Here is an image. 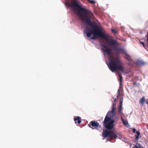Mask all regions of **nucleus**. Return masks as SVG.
Returning a JSON list of instances; mask_svg holds the SVG:
<instances>
[{
	"instance_id": "nucleus-1",
	"label": "nucleus",
	"mask_w": 148,
	"mask_h": 148,
	"mask_svg": "<svg viewBox=\"0 0 148 148\" xmlns=\"http://www.w3.org/2000/svg\"><path fill=\"white\" fill-rule=\"evenodd\" d=\"M66 5L75 12L83 22H86L88 26L92 27V29L88 27L86 28L85 32L88 37H90L93 34V36L90 38L92 39H96L97 37L102 38L106 40L108 45L112 47L115 51H122V49L118 48L119 44L116 40L109 39V35L105 34L101 28L98 26L94 27V25H96V23L90 20L94 18L92 12L89 10L84 8L82 5H80V3L78 0H70V2L66 3Z\"/></svg>"
},
{
	"instance_id": "nucleus-2",
	"label": "nucleus",
	"mask_w": 148,
	"mask_h": 148,
	"mask_svg": "<svg viewBox=\"0 0 148 148\" xmlns=\"http://www.w3.org/2000/svg\"><path fill=\"white\" fill-rule=\"evenodd\" d=\"M101 45L102 47L101 49L104 55L106 54L110 55L108 66L110 70L112 72L118 70L123 72L124 67L122 66L121 62L118 59L111 55L112 52L111 49L104 44Z\"/></svg>"
},
{
	"instance_id": "nucleus-3",
	"label": "nucleus",
	"mask_w": 148,
	"mask_h": 148,
	"mask_svg": "<svg viewBox=\"0 0 148 148\" xmlns=\"http://www.w3.org/2000/svg\"><path fill=\"white\" fill-rule=\"evenodd\" d=\"M115 108L116 104L113 103L112 110L107 113L104 119L103 123V126L107 130H112L114 128V124L115 121L113 119L111 120V118L116 114L115 112Z\"/></svg>"
},
{
	"instance_id": "nucleus-4",
	"label": "nucleus",
	"mask_w": 148,
	"mask_h": 148,
	"mask_svg": "<svg viewBox=\"0 0 148 148\" xmlns=\"http://www.w3.org/2000/svg\"><path fill=\"white\" fill-rule=\"evenodd\" d=\"M102 135L104 138H110L111 139H116L118 137L114 131H109L107 130L103 131Z\"/></svg>"
},
{
	"instance_id": "nucleus-5",
	"label": "nucleus",
	"mask_w": 148,
	"mask_h": 148,
	"mask_svg": "<svg viewBox=\"0 0 148 148\" xmlns=\"http://www.w3.org/2000/svg\"><path fill=\"white\" fill-rule=\"evenodd\" d=\"M88 126L92 129H97L98 127H101V126L99 123L95 121H92L90 123V124L88 125Z\"/></svg>"
},
{
	"instance_id": "nucleus-6",
	"label": "nucleus",
	"mask_w": 148,
	"mask_h": 148,
	"mask_svg": "<svg viewBox=\"0 0 148 148\" xmlns=\"http://www.w3.org/2000/svg\"><path fill=\"white\" fill-rule=\"evenodd\" d=\"M123 85L122 82H119V88L118 91V95L117 97H118L119 96L121 95V93L123 90Z\"/></svg>"
},
{
	"instance_id": "nucleus-7",
	"label": "nucleus",
	"mask_w": 148,
	"mask_h": 148,
	"mask_svg": "<svg viewBox=\"0 0 148 148\" xmlns=\"http://www.w3.org/2000/svg\"><path fill=\"white\" fill-rule=\"evenodd\" d=\"M74 120L76 124L77 123L78 124H79L81 122V119L79 116H77L76 118H75Z\"/></svg>"
},
{
	"instance_id": "nucleus-8",
	"label": "nucleus",
	"mask_w": 148,
	"mask_h": 148,
	"mask_svg": "<svg viewBox=\"0 0 148 148\" xmlns=\"http://www.w3.org/2000/svg\"><path fill=\"white\" fill-rule=\"evenodd\" d=\"M136 64L139 66H142L145 64V63L141 60H137L136 62Z\"/></svg>"
},
{
	"instance_id": "nucleus-9",
	"label": "nucleus",
	"mask_w": 148,
	"mask_h": 148,
	"mask_svg": "<svg viewBox=\"0 0 148 148\" xmlns=\"http://www.w3.org/2000/svg\"><path fill=\"white\" fill-rule=\"evenodd\" d=\"M121 119L123 124L127 126L128 125V123L127 120L125 121L123 119V118L122 116H121Z\"/></svg>"
},
{
	"instance_id": "nucleus-10",
	"label": "nucleus",
	"mask_w": 148,
	"mask_h": 148,
	"mask_svg": "<svg viewBox=\"0 0 148 148\" xmlns=\"http://www.w3.org/2000/svg\"><path fill=\"white\" fill-rule=\"evenodd\" d=\"M118 74L119 77V82H122L123 80V79L122 74H121V73H118Z\"/></svg>"
},
{
	"instance_id": "nucleus-11",
	"label": "nucleus",
	"mask_w": 148,
	"mask_h": 148,
	"mask_svg": "<svg viewBox=\"0 0 148 148\" xmlns=\"http://www.w3.org/2000/svg\"><path fill=\"white\" fill-rule=\"evenodd\" d=\"M145 98L144 97H143L139 101V103L141 104H143L145 103Z\"/></svg>"
},
{
	"instance_id": "nucleus-12",
	"label": "nucleus",
	"mask_w": 148,
	"mask_h": 148,
	"mask_svg": "<svg viewBox=\"0 0 148 148\" xmlns=\"http://www.w3.org/2000/svg\"><path fill=\"white\" fill-rule=\"evenodd\" d=\"M125 58L128 61H130V60H131V58L130 56H129V55L126 53H125Z\"/></svg>"
},
{
	"instance_id": "nucleus-13",
	"label": "nucleus",
	"mask_w": 148,
	"mask_h": 148,
	"mask_svg": "<svg viewBox=\"0 0 148 148\" xmlns=\"http://www.w3.org/2000/svg\"><path fill=\"white\" fill-rule=\"evenodd\" d=\"M118 108L119 109L118 111L119 114L121 115H123V114L122 112V107L119 106L118 107Z\"/></svg>"
},
{
	"instance_id": "nucleus-14",
	"label": "nucleus",
	"mask_w": 148,
	"mask_h": 148,
	"mask_svg": "<svg viewBox=\"0 0 148 148\" xmlns=\"http://www.w3.org/2000/svg\"><path fill=\"white\" fill-rule=\"evenodd\" d=\"M136 134L137 135H135V137H136V139L137 140H138L139 138V136L140 135V133L138 131H136Z\"/></svg>"
},
{
	"instance_id": "nucleus-15",
	"label": "nucleus",
	"mask_w": 148,
	"mask_h": 148,
	"mask_svg": "<svg viewBox=\"0 0 148 148\" xmlns=\"http://www.w3.org/2000/svg\"><path fill=\"white\" fill-rule=\"evenodd\" d=\"M122 99H123V98H122V99H121L120 101L119 105V106L122 107V105H123V104H122V103H123V100H122Z\"/></svg>"
},
{
	"instance_id": "nucleus-16",
	"label": "nucleus",
	"mask_w": 148,
	"mask_h": 148,
	"mask_svg": "<svg viewBox=\"0 0 148 148\" xmlns=\"http://www.w3.org/2000/svg\"><path fill=\"white\" fill-rule=\"evenodd\" d=\"M111 31L112 32L114 33H117V32L114 29H112L111 30Z\"/></svg>"
},
{
	"instance_id": "nucleus-17",
	"label": "nucleus",
	"mask_w": 148,
	"mask_h": 148,
	"mask_svg": "<svg viewBox=\"0 0 148 148\" xmlns=\"http://www.w3.org/2000/svg\"><path fill=\"white\" fill-rule=\"evenodd\" d=\"M89 2L90 3H91L92 4H95V1L93 0H91V1L90 0Z\"/></svg>"
},
{
	"instance_id": "nucleus-18",
	"label": "nucleus",
	"mask_w": 148,
	"mask_h": 148,
	"mask_svg": "<svg viewBox=\"0 0 148 148\" xmlns=\"http://www.w3.org/2000/svg\"><path fill=\"white\" fill-rule=\"evenodd\" d=\"M140 44H142L143 45V47L144 48H145L144 43L143 42H141V41H140Z\"/></svg>"
},
{
	"instance_id": "nucleus-19",
	"label": "nucleus",
	"mask_w": 148,
	"mask_h": 148,
	"mask_svg": "<svg viewBox=\"0 0 148 148\" xmlns=\"http://www.w3.org/2000/svg\"><path fill=\"white\" fill-rule=\"evenodd\" d=\"M135 147L136 148H144L143 147H140L138 146L137 145L135 146Z\"/></svg>"
},
{
	"instance_id": "nucleus-20",
	"label": "nucleus",
	"mask_w": 148,
	"mask_h": 148,
	"mask_svg": "<svg viewBox=\"0 0 148 148\" xmlns=\"http://www.w3.org/2000/svg\"><path fill=\"white\" fill-rule=\"evenodd\" d=\"M136 130L135 128H133L132 129V131H133V132L134 133H135L136 132Z\"/></svg>"
},
{
	"instance_id": "nucleus-21",
	"label": "nucleus",
	"mask_w": 148,
	"mask_h": 148,
	"mask_svg": "<svg viewBox=\"0 0 148 148\" xmlns=\"http://www.w3.org/2000/svg\"><path fill=\"white\" fill-rule=\"evenodd\" d=\"M147 43H148V32L147 33Z\"/></svg>"
},
{
	"instance_id": "nucleus-22",
	"label": "nucleus",
	"mask_w": 148,
	"mask_h": 148,
	"mask_svg": "<svg viewBox=\"0 0 148 148\" xmlns=\"http://www.w3.org/2000/svg\"><path fill=\"white\" fill-rule=\"evenodd\" d=\"M113 99L114 100V102H115L116 101V99H114L113 97Z\"/></svg>"
},
{
	"instance_id": "nucleus-23",
	"label": "nucleus",
	"mask_w": 148,
	"mask_h": 148,
	"mask_svg": "<svg viewBox=\"0 0 148 148\" xmlns=\"http://www.w3.org/2000/svg\"><path fill=\"white\" fill-rule=\"evenodd\" d=\"M146 103L148 105V101L147 102V101Z\"/></svg>"
},
{
	"instance_id": "nucleus-24",
	"label": "nucleus",
	"mask_w": 148,
	"mask_h": 148,
	"mask_svg": "<svg viewBox=\"0 0 148 148\" xmlns=\"http://www.w3.org/2000/svg\"><path fill=\"white\" fill-rule=\"evenodd\" d=\"M87 0V1H90V0Z\"/></svg>"
}]
</instances>
